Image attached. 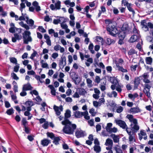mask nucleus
Returning <instances> with one entry per match:
<instances>
[{
	"label": "nucleus",
	"mask_w": 153,
	"mask_h": 153,
	"mask_svg": "<svg viewBox=\"0 0 153 153\" xmlns=\"http://www.w3.org/2000/svg\"><path fill=\"white\" fill-rule=\"evenodd\" d=\"M136 52L133 49H130L128 52V54L131 55H132L136 53Z\"/></svg>",
	"instance_id": "864d4df0"
},
{
	"label": "nucleus",
	"mask_w": 153,
	"mask_h": 153,
	"mask_svg": "<svg viewBox=\"0 0 153 153\" xmlns=\"http://www.w3.org/2000/svg\"><path fill=\"white\" fill-rule=\"evenodd\" d=\"M109 80L111 82L112 84H116V83H118L117 80L114 77H110Z\"/></svg>",
	"instance_id": "c9c22d12"
},
{
	"label": "nucleus",
	"mask_w": 153,
	"mask_h": 153,
	"mask_svg": "<svg viewBox=\"0 0 153 153\" xmlns=\"http://www.w3.org/2000/svg\"><path fill=\"white\" fill-rule=\"evenodd\" d=\"M25 105L27 110L31 111V107L33 105V103L32 101H27L25 102Z\"/></svg>",
	"instance_id": "dca6fc26"
},
{
	"label": "nucleus",
	"mask_w": 153,
	"mask_h": 153,
	"mask_svg": "<svg viewBox=\"0 0 153 153\" xmlns=\"http://www.w3.org/2000/svg\"><path fill=\"white\" fill-rule=\"evenodd\" d=\"M66 65V59L65 56H63L61 58V60H60L59 65L60 67H62L63 68Z\"/></svg>",
	"instance_id": "4468645a"
},
{
	"label": "nucleus",
	"mask_w": 153,
	"mask_h": 153,
	"mask_svg": "<svg viewBox=\"0 0 153 153\" xmlns=\"http://www.w3.org/2000/svg\"><path fill=\"white\" fill-rule=\"evenodd\" d=\"M16 30L18 31L19 33H20L21 32V29H20L13 27H10L9 29V31L11 33H13L15 32Z\"/></svg>",
	"instance_id": "a878e982"
},
{
	"label": "nucleus",
	"mask_w": 153,
	"mask_h": 153,
	"mask_svg": "<svg viewBox=\"0 0 153 153\" xmlns=\"http://www.w3.org/2000/svg\"><path fill=\"white\" fill-rule=\"evenodd\" d=\"M126 131L129 136L128 139L129 141L131 143L135 142V132L131 131L129 128H127Z\"/></svg>",
	"instance_id": "39448f33"
},
{
	"label": "nucleus",
	"mask_w": 153,
	"mask_h": 153,
	"mask_svg": "<svg viewBox=\"0 0 153 153\" xmlns=\"http://www.w3.org/2000/svg\"><path fill=\"white\" fill-rule=\"evenodd\" d=\"M11 76L14 79L17 80L19 79V78L17 76L16 74L14 73H11Z\"/></svg>",
	"instance_id": "de8ad7c7"
},
{
	"label": "nucleus",
	"mask_w": 153,
	"mask_h": 153,
	"mask_svg": "<svg viewBox=\"0 0 153 153\" xmlns=\"http://www.w3.org/2000/svg\"><path fill=\"white\" fill-rule=\"evenodd\" d=\"M76 136L77 138L84 137L85 135V132L82 130H77L75 132Z\"/></svg>",
	"instance_id": "2eb2a0df"
},
{
	"label": "nucleus",
	"mask_w": 153,
	"mask_h": 153,
	"mask_svg": "<svg viewBox=\"0 0 153 153\" xmlns=\"http://www.w3.org/2000/svg\"><path fill=\"white\" fill-rule=\"evenodd\" d=\"M112 123H107L105 127V129L107 131L110 133L117 132L118 131L117 129L115 127L112 128Z\"/></svg>",
	"instance_id": "423d86ee"
},
{
	"label": "nucleus",
	"mask_w": 153,
	"mask_h": 153,
	"mask_svg": "<svg viewBox=\"0 0 153 153\" xmlns=\"http://www.w3.org/2000/svg\"><path fill=\"white\" fill-rule=\"evenodd\" d=\"M88 124L91 126H94V122L93 119L90 120L88 121Z\"/></svg>",
	"instance_id": "052dcab7"
},
{
	"label": "nucleus",
	"mask_w": 153,
	"mask_h": 153,
	"mask_svg": "<svg viewBox=\"0 0 153 153\" xmlns=\"http://www.w3.org/2000/svg\"><path fill=\"white\" fill-rule=\"evenodd\" d=\"M125 34L123 31H121L118 33V36L120 39H123L125 38Z\"/></svg>",
	"instance_id": "c756f323"
},
{
	"label": "nucleus",
	"mask_w": 153,
	"mask_h": 153,
	"mask_svg": "<svg viewBox=\"0 0 153 153\" xmlns=\"http://www.w3.org/2000/svg\"><path fill=\"white\" fill-rule=\"evenodd\" d=\"M122 4L124 6H126L128 10L130 12H131L132 14H134L135 12L133 9L131 7V4L129 3L127 1L125 0H122Z\"/></svg>",
	"instance_id": "1a4fd4ad"
},
{
	"label": "nucleus",
	"mask_w": 153,
	"mask_h": 153,
	"mask_svg": "<svg viewBox=\"0 0 153 153\" xmlns=\"http://www.w3.org/2000/svg\"><path fill=\"white\" fill-rule=\"evenodd\" d=\"M50 143V141L45 139L41 141V144L43 146H47Z\"/></svg>",
	"instance_id": "bb28decb"
},
{
	"label": "nucleus",
	"mask_w": 153,
	"mask_h": 153,
	"mask_svg": "<svg viewBox=\"0 0 153 153\" xmlns=\"http://www.w3.org/2000/svg\"><path fill=\"white\" fill-rule=\"evenodd\" d=\"M25 90L22 89V91L20 93V95L22 96H24L26 95L27 93Z\"/></svg>",
	"instance_id": "69168bd1"
},
{
	"label": "nucleus",
	"mask_w": 153,
	"mask_h": 153,
	"mask_svg": "<svg viewBox=\"0 0 153 153\" xmlns=\"http://www.w3.org/2000/svg\"><path fill=\"white\" fill-rule=\"evenodd\" d=\"M25 7V4L23 2H22L20 4V10L21 11V12H22V9L24 8Z\"/></svg>",
	"instance_id": "13d9d810"
},
{
	"label": "nucleus",
	"mask_w": 153,
	"mask_h": 153,
	"mask_svg": "<svg viewBox=\"0 0 153 153\" xmlns=\"http://www.w3.org/2000/svg\"><path fill=\"white\" fill-rule=\"evenodd\" d=\"M14 37H13L12 38V41L15 42L16 41V40H19L22 39V37L21 35H19L17 33H15L14 34Z\"/></svg>",
	"instance_id": "f3484780"
},
{
	"label": "nucleus",
	"mask_w": 153,
	"mask_h": 153,
	"mask_svg": "<svg viewBox=\"0 0 153 153\" xmlns=\"http://www.w3.org/2000/svg\"><path fill=\"white\" fill-rule=\"evenodd\" d=\"M33 5L35 7L36 11L41 10L40 7L39 6V3L36 1H34L32 3Z\"/></svg>",
	"instance_id": "4be33fe9"
},
{
	"label": "nucleus",
	"mask_w": 153,
	"mask_h": 153,
	"mask_svg": "<svg viewBox=\"0 0 153 153\" xmlns=\"http://www.w3.org/2000/svg\"><path fill=\"white\" fill-rule=\"evenodd\" d=\"M61 26L62 28V29H65L68 28L67 25L65 24V22H63V23H61Z\"/></svg>",
	"instance_id": "5fc2aeb1"
},
{
	"label": "nucleus",
	"mask_w": 153,
	"mask_h": 153,
	"mask_svg": "<svg viewBox=\"0 0 153 153\" xmlns=\"http://www.w3.org/2000/svg\"><path fill=\"white\" fill-rule=\"evenodd\" d=\"M93 104L96 107H97L98 106H100V103L96 101H94L93 102Z\"/></svg>",
	"instance_id": "680f3d73"
},
{
	"label": "nucleus",
	"mask_w": 153,
	"mask_h": 153,
	"mask_svg": "<svg viewBox=\"0 0 153 153\" xmlns=\"http://www.w3.org/2000/svg\"><path fill=\"white\" fill-rule=\"evenodd\" d=\"M40 63L42 65V67L43 68H49L48 64L47 63L45 62V61L43 60H41L40 61Z\"/></svg>",
	"instance_id": "7c9ffc66"
},
{
	"label": "nucleus",
	"mask_w": 153,
	"mask_h": 153,
	"mask_svg": "<svg viewBox=\"0 0 153 153\" xmlns=\"http://www.w3.org/2000/svg\"><path fill=\"white\" fill-rule=\"evenodd\" d=\"M61 46L59 45H55L54 47V50L56 51H58L59 50Z\"/></svg>",
	"instance_id": "774afa93"
},
{
	"label": "nucleus",
	"mask_w": 153,
	"mask_h": 153,
	"mask_svg": "<svg viewBox=\"0 0 153 153\" xmlns=\"http://www.w3.org/2000/svg\"><path fill=\"white\" fill-rule=\"evenodd\" d=\"M74 116L76 118H80L83 115V114L85 113V112H80L79 111H76L74 112Z\"/></svg>",
	"instance_id": "6ab92c4d"
},
{
	"label": "nucleus",
	"mask_w": 153,
	"mask_h": 153,
	"mask_svg": "<svg viewBox=\"0 0 153 153\" xmlns=\"http://www.w3.org/2000/svg\"><path fill=\"white\" fill-rule=\"evenodd\" d=\"M146 60L147 64L151 65L152 62V59L150 57H147L146 58Z\"/></svg>",
	"instance_id": "58836bf2"
},
{
	"label": "nucleus",
	"mask_w": 153,
	"mask_h": 153,
	"mask_svg": "<svg viewBox=\"0 0 153 153\" xmlns=\"http://www.w3.org/2000/svg\"><path fill=\"white\" fill-rule=\"evenodd\" d=\"M150 89L144 88L143 90V92L146 96L148 97H150V94L149 92Z\"/></svg>",
	"instance_id": "e433bc0d"
},
{
	"label": "nucleus",
	"mask_w": 153,
	"mask_h": 153,
	"mask_svg": "<svg viewBox=\"0 0 153 153\" xmlns=\"http://www.w3.org/2000/svg\"><path fill=\"white\" fill-rule=\"evenodd\" d=\"M71 111L69 110H67L66 111L65 113V118L64 120L62 121V125H64L65 123L70 122H71L68 119V118H69L71 117Z\"/></svg>",
	"instance_id": "6e6552de"
},
{
	"label": "nucleus",
	"mask_w": 153,
	"mask_h": 153,
	"mask_svg": "<svg viewBox=\"0 0 153 153\" xmlns=\"http://www.w3.org/2000/svg\"><path fill=\"white\" fill-rule=\"evenodd\" d=\"M16 65V66H14V71L16 72H17L18 71L19 68V65L18 64Z\"/></svg>",
	"instance_id": "8fccbe9b"
},
{
	"label": "nucleus",
	"mask_w": 153,
	"mask_h": 153,
	"mask_svg": "<svg viewBox=\"0 0 153 153\" xmlns=\"http://www.w3.org/2000/svg\"><path fill=\"white\" fill-rule=\"evenodd\" d=\"M107 42L106 43L108 45H110L111 43H114V40L112 39H111L110 38H107Z\"/></svg>",
	"instance_id": "a18cd8bd"
},
{
	"label": "nucleus",
	"mask_w": 153,
	"mask_h": 153,
	"mask_svg": "<svg viewBox=\"0 0 153 153\" xmlns=\"http://www.w3.org/2000/svg\"><path fill=\"white\" fill-rule=\"evenodd\" d=\"M86 82L88 84V86L89 87H91L92 86V81L89 78L87 79H86Z\"/></svg>",
	"instance_id": "a19ab883"
},
{
	"label": "nucleus",
	"mask_w": 153,
	"mask_h": 153,
	"mask_svg": "<svg viewBox=\"0 0 153 153\" xmlns=\"http://www.w3.org/2000/svg\"><path fill=\"white\" fill-rule=\"evenodd\" d=\"M30 32L27 30H25L22 34L24 42L25 44H28L29 42H31L32 39L30 36Z\"/></svg>",
	"instance_id": "7ed1b4c3"
},
{
	"label": "nucleus",
	"mask_w": 153,
	"mask_h": 153,
	"mask_svg": "<svg viewBox=\"0 0 153 153\" xmlns=\"http://www.w3.org/2000/svg\"><path fill=\"white\" fill-rule=\"evenodd\" d=\"M65 125L63 130L64 132L68 134L73 133L75 129L76 128V126L75 124H72L71 122L65 123Z\"/></svg>",
	"instance_id": "f257e3e1"
},
{
	"label": "nucleus",
	"mask_w": 153,
	"mask_h": 153,
	"mask_svg": "<svg viewBox=\"0 0 153 153\" xmlns=\"http://www.w3.org/2000/svg\"><path fill=\"white\" fill-rule=\"evenodd\" d=\"M139 138L140 140H141L143 138L144 140H146L147 139V136L144 130H141L140 133L138 134Z\"/></svg>",
	"instance_id": "9b49d317"
},
{
	"label": "nucleus",
	"mask_w": 153,
	"mask_h": 153,
	"mask_svg": "<svg viewBox=\"0 0 153 153\" xmlns=\"http://www.w3.org/2000/svg\"><path fill=\"white\" fill-rule=\"evenodd\" d=\"M37 54V52L36 51L34 50L32 54L30 56V58L32 59H33L34 57H35Z\"/></svg>",
	"instance_id": "603ef678"
},
{
	"label": "nucleus",
	"mask_w": 153,
	"mask_h": 153,
	"mask_svg": "<svg viewBox=\"0 0 153 153\" xmlns=\"http://www.w3.org/2000/svg\"><path fill=\"white\" fill-rule=\"evenodd\" d=\"M94 149V150L97 153H99L101 151V148L99 145H95Z\"/></svg>",
	"instance_id": "72a5a7b5"
},
{
	"label": "nucleus",
	"mask_w": 153,
	"mask_h": 153,
	"mask_svg": "<svg viewBox=\"0 0 153 153\" xmlns=\"http://www.w3.org/2000/svg\"><path fill=\"white\" fill-rule=\"evenodd\" d=\"M130 126L131 128V131L133 130L132 131L136 132L139 129V126L138 125V123L133 124V125L131 124Z\"/></svg>",
	"instance_id": "aec40b11"
},
{
	"label": "nucleus",
	"mask_w": 153,
	"mask_h": 153,
	"mask_svg": "<svg viewBox=\"0 0 153 153\" xmlns=\"http://www.w3.org/2000/svg\"><path fill=\"white\" fill-rule=\"evenodd\" d=\"M134 89H136L137 88L138 85L140 83V79L138 78H135L134 79Z\"/></svg>",
	"instance_id": "393cba45"
},
{
	"label": "nucleus",
	"mask_w": 153,
	"mask_h": 153,
	"mask_svg": "<svg viewBox=\"0 0 153 153\" xmlns=\"http://www.w3.org/2000/svg\"><path fill=\"white\" fill-rule=\"evenodd\" d=\"M86 61L87 62H85V64L87 67H89L90 64L93 62V60L91 58H88L87 59Z\"/></svg>",
	"instance_id": "473e14b6"
},
{
	"label": "nucleus",
	"mask_w": 153,
	"mask_h": 153,
	"mask_svg": "<svg viewBox=\"0 0 153 153\" xmlns=\"http://www.w3.org/2000/svg\"><path fill=\"white\" fill-rule=\"evenodd\" d=\"M105 145L106 146H112L113 145L112 140L109 138H108L106 140Z\"/></svg>",
	"instance_id": "cd10ccee"
},
{
	"label": "nucleus",
	"mask_w": 153,
	"mask_h": 153,
	"mask_svg": "<svg viewBox=\"0 0 153 153\" xmlns=\"http://www.w3.org/2000/svg\"><path fill=\"white\" fill-rule=\"evenodd\" d=\"M10 62L16 64L17 63V60L16 59L15 57H10Z\"/></svg>",
	"instance_id": "37998d69"
},
{
	"label": "nucleus",
	"mask_w": 153,
	"mask_h": 153,
	"mask_svg": "<svg viewBox=\"0 0 153 153\" xmlns=\"http://www.w3.org/2000/svg\"><path fill=\"white\" fill-rule=\"evenodd\" d=\"M122 87L118 84V83L117 86L116 88V90L119 92H121L122 91L121 89Z\"/></svg>",
	"instance_id": "09e8293b"
},
{
	"label": "nucleus",
	"mask_w": 153,
	"mask_h": 153,
	"mask_svg": "<svg viewBox=\"0 0 153 153\" xmlns=\"http://www.w3.org/2000/svg\"><path fill=\"white\" fill-rule=\"evenodd\" d=\"M6 113L8 114L9 115H11L12 113H13V109L12 108H11L9 109V110H7V111Z\"/></svg>",
	"instance_id": "6e6d98bb"
},
{
	"label": "nucleus",
	"mask_w": 153,
	"mask_h": 153,
	"mask_svg": "<svg viewBox=\"0 0 153 153\" xmlns=\"http://www.w3.org/2000/svg\"><path fill=\"white\" fill-rule=\"evenodd\" d=\"M89 113L91 114L93 116H94L95 115V113L94 112V109L93 108L90 110Z\"/></svg>",
	"instance_id": "0e129e2a"
},
{
	"label": "nucleus",
	"mask_w": 153,
	"mask_h": 153,
	"mask_svg": "<svg viewBox=\"0 0 153 153\" xmlns=\"http://www.w3.org/2000/svg\"><path fill=\"white\" fill-rule=\"evenodd\" d=\"M133 33L134 35H140L137 30L135 28H133Z\"/></svg>",
	"instance_id": "4d7b16f0"
},
{
	"label": "nucleus",
	"mask_w": 153,
	"mask_h": 153,
	"mask_svg": "<svg viewBox=\"0 0 153 153\" xmlns=\"http://www.w3.org/2000/svg\"><path fill=\"white\" fill-rule=\"evenodd\" d=\"M115 122L116 124L119 125L120 127L123 129H126V131L127 128H129L127 127V126L124 121L120 120H116Z\"/></svg>",
	"instance_id": "0eeeda50"
},
{
	"label": "nucleus",
	"mask_w": 153,
	"mask_h": 153,
	"mask_svg": "<svg viewBox=\"0 0 153 153\" xmlns=\"http://www.w3.org/2000/svg\"><path fill=\"white\" fill-rule=\"evenodd\" d=\"M85 113V114H83V116H84V118L87 120H88L90 119V117L88 115V113L87 111H86L84 112Z\"/></svg>",
	"instance_id": "c03bdc74"
},
{
	"label": "nucleus",
	"mask_w": 153,
	"mask_h": 153,
	"mask_svg": "<svg viewBox=\"0 0 153 153\" xmlns=\"http://www.w3.org/2000/svg\"><path fill=\"white\" fill-rule=\"evenodd\" d=\"M47 134L48 136L50 137L51 138L53 139L54 137V135L52 133L48 132Z\"/></svg>",
	"instance_id": "e2e57ef3"
},
{
	"label": "nucleus",
	"mask_w": 153,
	"mask_h": 153,
	"mask_svg": "<svg viewBox=\"0 0 153 153\" xmlns=\"http://www.w3.org/2000/svg\"><path fill=\"white\" fill-rule=\"evenodd\" d=\"M59 23L61 24V23H63V22H65V19L62 17H59V18L58 19Z\"/></svg>",
	"instance_id": "49530a36"
},
{
	"label": "nucleus",
	"mask_w": 153,
	"mask_h": 153,
	"mask_svg": "<svg viewBox=\"0 0 153 153\" xmlns=\"http://www.w3.org/2000/svg\"><path fill=\"white\" fill-rule=\"evenodd\" d=\"M116 66L117 68L120 71L123 72H127V70L126 69H124L123 67L120 66L119 63H116Z\"/></svg>",
	"instance_id": "2f4dec72"
},
{
	"label": "nucleus",
	"mask_w": 153,
	"mask_h": 153,
	"mask_svg": "<svg viewBox=\"0 0 153 153\" xmlns=\"http://www.w3.org/2000/svg\"><path fill=\"white\" fill-rule=\"evenodd\" d=\"M141 25L143 30L145 31L149 30L148 27L150 29L153 27V24H152L150 22L147 23L145 20L142 21L141 22Z\"/></svg>",
	"instance_id": "20e7f679"
},
{
	"label": "nucleus",
	"mask_w": 153,
	"mask_h": 153,
	"mask_svg": "<svg viewBox=\"0 0 153 153\" xmlns=\"http://www.w3.org/2000/svg\"><path fill=\"white\" fill-rule=\"evenodd\" d=\"M130 113H135L140 111V110L138 107H134L131 108L129 111Z\"/></svg>",
	"instance_id": "b1692460"
},
{
	"label": "nucleus",
	"mask_w": 153,
	"mask_h": 153,
	"mask_svg": "<svg viewBox=\"0 0 153 153\" xmlns=\"http://www.w3.org/2000/svg\"><path fill=\"white\" fill-rule=\"evenodd\" d=\"M126 117L129 120L131 123V124H135L138 123L137 120L134 118L133 115L131 114H128L126 116Z\"/></svg>",
	"instance_id": "ddd939ff"
},
{
	"label": "nucleus",
	"mask_w": 153,
	"mask_h": 153,
	"mask_svg": "<svg viewBox=\"0 0 153 153\" xmlns=\"http://www.w3.org/2000/svg\"><path fill=\"white\" fill-rule=\"evenodd\" d=\"M74 80L75 82H74L75 84L77 85L79 83L80 81V79L77 76H76L74 78Z\"/></svg>",
	"instance_id": "ea45409f"
},
{
	"label": "nucleus",
	"mask_w": 153,
	"mask_h": 153,
	"mask_svg": "<svg viewBox=\"0 0 153 153\" xmlns=\"http://www.w3.org/2000/svg\"><path fill=\"white\" fill-rule=\"evenodd\" d=\"M105 22L107 24H108L107 25V30L109 32V34L113 36H115V35L118 33L117 29L114 26L110 20H106Z\"/></svg>",
	"instance_id": "f03ea898"
},
{
	"label": "nucleus",
	"mask_w": 153,
	"mask_h": 153,
	"mask_svg": "<svg viewBox=\"0 0 153 153\" xmlns=\"http://www.w3.org/2000/svg\"><path fill=\"white\" fill-rule=\"evenodd\" d=\"M110 136L112 138L114 143H118L119 142L120 137L119 135L111 134L110 135Z\"/></svg>",
	"instance_id": "a211bd4d"
},
{
	"label": "nucleus",
	"mask_w": 153,
	"mask_h": 153,
	"mask_svg": "<svg viewBox=\"0 0 153 153\" xmlns=\"http://www.w3.org/2000/svg\"><path fill=\"white\" fill-rule=\"evenodd\" d=\"M38 29L42 33H45L46 32V30L42 26H39L38 27Z\"/></svg>",
	"instance_id": "338daca9"
},
{
	"label": "nucleus",
	"mask_w": 153,
	"mask_h": 153,
	"mask_svg": "<svg viewBox=\"0 0 153 153\" xmlns=\"http://www.w3.org/2000/svg\"><path fill=\"white\" fill-rule=\"evenodd\" d=\"M48 87L50 88L51 89V94L54 96L55 95L56 90L53 85H49L48 86Z\"/></svg>",
	"instance_id": "c85d7f7f"
},
{
	"label": "nucleus",
	"mask_w": 153,
	"mask_h": 153,
	"mask_svg": "<svg viewBox=\"0 0 153 153\" xmlns=\"http://www.w3.org/2000/svg\"><path fill=\"white\" fill-rule=\"evenodd\" d=\"M53 108L57 116H59L61 114V112L63 110V108L62 105H60L59 107L54 105Z\"/></svg>",
	"instance_id": "9d476101"
},
{
	"label": "nucleus",
	"mask_w": 153,
	"mask_h": 153,
	"mask_svg": "<svg viewBox=\"0 0 153 153\" xmlns=\"http://www.w3.org/2000/svg\"><path fill=\"white\" fill-rule=\"evenodd\" d=\"M118 146L117 145L116 146L114 147V149L116 152V153H123L122 150L120 148L118 147Z\"/></svg>",
	"instance_id": "f704fd0d"
},
{
	"label": "nucleus",
	"mask_w": 153,
	"mask_h": 153,
	"mask_svg": "<svg viewBox=\"0 0 153 153\" xmlns=\"http://www.w3.org/2000/svg\"><path fill=\"white\" fill-rule=\"evenodd\" d=\"M60 139L59 137H55L54 139L53 142L56 145H57L59 144V142L60 140Z\"/></svg>",
	"instance_id": "79ce46f5"
},
{
	"label": "nucleus",
	"mask_w": 153,
	"mask_h": 153,
	"mask_svg": "<svg viewBox=\"0 0 153 153\" xmlns=\"http://www.w3.org/2000/svg\"><path fill=\"white\" fill-rule=\"evenodd\" d=\"M61 2L58 1L56 3H55V6L53 4H51L50 5V8L53 10H59L60 9Z\"/></svg>",
	"instance_id": "f8f14e48"
},
{
	"label": "nucleus",
	"mask_w": 153,
	"mask_h": 153,
	"mask_svg": "<svg viewBox=\"0 0 153 153\" xmlns=\"http://www.w3.org/2000/svg\"><path fill=\"white\" fill-rule=\"evenodd\" d=\"M140 35H133L130 39L129 41L131 42H133L137 40L140 39Z\"/></svg>",
	"instance_id": "412c9836"
},
{
	"label": "nucleus",
	"mask_w": 153,
	"mask_h": 153,
	"mask_svg": "<svg viewBox=\"0 0 153 153\" xmlns=\"http://www.w3.org/2000/svg\"><path fill=\"white\" fill-rule=\"evenodd\" d=\"M22 88L25 91H27L31 90L33 88L31 87L30 85L28 83L24 85Z\"/></svg>",
	"instance_id": "5701e85b"
},
{
	"label": "nucleus",
	"mask_w": 153,
	"mask_h": 153,
	"mask_svg": "<svg viewBox=\"0 0 153 153\" xmlns=\"http://www.w3.org/2000/svg\"><path fill=\"white\" fill-rule=\"evenodd\" d=\"M123 108L121 106H120L117 108L116 111L118 113H120L123 111Z\"/></svg>",
	"instance_id": "3c124183"
},
{
	"label": "nucleus",
	"mask_w": 153,
	"mask_h": 153,
	"mask_svg": "<svg viewBox=\"0 0 153 153\" xmlns=\"http://www.w3.org/2000/svg\"><path fill=\"white\" fill-rule=\"evenodd\" d=\"M100 80L101 79L99 76H96L95 77L94 82L97 83H99L100 82Z\"/></svg>",
	"instance_id": "bf43d9fd"
},
{
	"label": "nucleus",
	"mask_w": 153,
	"mask_h": 153,
	"mask_svg": "<svg viewBox=\"0 0 153 153\" xmlns=\"http://www.w3.org/2000/svg\"><path fill=\"white\" fill-rule=\"evenodd\" d=\"M26 22L27 24H28L30 26H33L34 22L32 19H29L27 20H26Z\"/></svg>",
	"instance_id": "4c0bfd02"
}]
</instances>
